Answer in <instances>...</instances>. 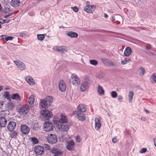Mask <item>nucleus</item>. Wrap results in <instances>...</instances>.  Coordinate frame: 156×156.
I'll return each mask as SVG.
<instances>
[{
	"instance_id": "obj_1",
	"label": "nucleus",
	"mask_w": 156,
	"mask_h": 156,
	"mask_svg": "<svg viewBox=\"0 0 156 156\" xmlns=\"http://www.w3.org/2000/svg\"><path fill=\"white\" fill-rule=\"evenodd\" d=\"M52 101L53 98L51 96L47 97L44 99L41 100L40 103V108L41 109H46L51 105Z\"/></svg>"
},
{
	"instance_id": "obj_2",
	"label": "nucleus",
	"mask_w": 156,
	"mask_h": 156,
	"mask_svg": "<svg viewBox=\"0 0 156 156\" xmlns=\"http://www.w3.org/2000/svg\"><path fill=\"white\" fill-rule=\"evenodd\" d=\"M70 82L73 85L76 86L80 84V80L77 75L72 74L71 76Z\"/></svg>"
},
{
	"instance_id": "obj_3",
	"label": "nucleus",
	"mask_w": 156,
	"mask_h": 156,
	"mask_svg": "<svg viewBox=\"0 0 156 156\" xmlns=\"http://www.w3.org/2000/svg\"><path fill=\"white\" fill-rule=\"evenodd\" d=\"M48 142L51 144H54L57 141V138L55 134H50L47 137Z\"/></svg>"
},
{
	"instance_id": "obj_4",
	"label": "nucleus",
	"mask_w": 156,
	"mask_h": 156,
	"mask_svg": "<svg viewBox=\"0 0 156 156\" xmlns=\"http://www.w3.org/2000/svg\"><path fill=\"white\" fill-rule=\"evenodd\" d=\"M43 128L44 131L46 132L51 131L53 129V124L50 122H46L44 124Z\"/></svg>"
},
{
	"instance_id": "obj_5",
	"label": "nucleus",
	"mask_w": 156,
	"mask_h": 156,
	"mask_svg": "<svg viewBox=\"0 0 156 156\" xmlns=\"http://www.w3.org/2000/svg\"><path fill=\"white\" fill-rule=\"evenodd\" d=\"M16 65L17 68L20 70H24L26 68V66L23 62L20 61L16 60L13 61Z\"/></svg>"
},
{
	"instance_id": "obj_6",
	"label": "nucleus",
	"mask_w": 156,
	"mask_h": 156,
	"mask_svg": "<svg viewBox=\"0 0 156 156\" xmlns=\"http://www.w3.org/2000/svg\"><path fill=\"white\" fill-rule=\"evenodd\" d=\"M29 110V107L27 106L23 105L18 109V112L21 114H26L28 112Z\"/></svg>"
},
{
	"instance_id": "obj_7",
	"label": "nucleus",
	"mask_w": 156,
	"mask_h": 156,
	"mask_svg": "<svg viewBox=\"0 0 156 156\" xmlns=\"http://www.w3.org/2000/svg\"><path fill=\"white\" fill-rule=\"evenodd\" d=\"M54 50L58 52L65 53L67 52V47L65 46H55L53 47Z\"/></svg>"
},
{
	"instance_id": "obj_8",
	"label": "nucleus",
	"mask_w": 156,
	"mask_h": 156,
	"mask_svg": "<svg viewBox=\"0 0 156 156\" xmlns=\"http://www.w3.org/2000/svg\"><path fill=\"white\" fill-rule=\"evenodd\" d=\"M20 129L22 133L25 135L28 134L30 132L29 128L25 124L21 125Z\"/></svg>"
},
{
	"instance_id": "obj_9",
	"label": "nucleus",
	"mask_w": 156,
	"mask_h": 156,
	"mask_svg": "<svg viewBox=\"0 0 156 156\" xmlns=\"http://www.w3.org/2000/svg\"><path fill=\"white\" fill-rule=\"evenodd\" d=\"M41 114L45 118H51L53 114L51 112L48 110H44L41 111Z\"/></svg>"
},
{
	"instance_id": "obj_10",
	"label": "nucleus",
	"mask_w": 156,
	"mask_h": 156,
	"mask_svg": "<svg viewBox=\"0 0 156 156\" xmlns=\"http://www.w3.org/2000/svg\"><path fill=\"white\" fill-rule=\"evenodd\" d=\"M44 149L43 147L40 145L36 146L35 148V151L38 155H41L44 153Z\"/></svg>"
},
{
	"instance_id": "obj_11",
	"label": "nucleus",
	"mask_w": 156,
	"mask_h": 156,
	"mask_svg": "<svg viewBox=\"0 0 156 156\" xmlns=\"http://www.w3.org/2000/svg\"><path fill=\"white\" fill-rule=\"evenodd\" d=\"M16 124L13 121L10 122L8 124L7 128L8 130L12 132L15 129Z\"/></svg>"
},
{
	"instance_id": "obj_12",
	"label": "nucleus",
	"mask_w": 156,
	"mask_h": 156,
	"mask_svg": "<svg viewBox=\"0 0 156 156\" xmlns=\"http://www.w3.org/2000/svg\"><path fill=\"white\" fill-rule=\"evenodd\" d=\"M96 8V6L94 5H87L85 6L84 10L88 13H91L93 12Z\"/></svg>"
},
{
	"instance_id": "obj_13",
	"label": "nucleus",
	"mask_w": 156,
	"mask_h": 156,
	"mask_svg": "<svg viewBox=\"0 0 156 156\" xmlns=\"http://www.w3.org/2000/svg\"><path fill=\"white\" fill-rule=\"evenodd\" d=\"M73 114L80 120L83 121L85 119V117L83 113H80L78 111H75L73 112Z\"/></svg>"
},
{
	"instance_id": "obj_14",
	"label": "nucleus",
	"mask_w": 156,
	"mask_h": 156,
	"mask_svg": "<svg viewBox=\"0 0 156 156\" xmlns=\"http://www.w3.org/2000/svg\"><path fill=\"white\" fill-rule=\"evenodd\" d=\"M101 60L103 63L109 67L114 66L113 63L110 60L106 58H102L101 59Z\"/></svg>"
},
{
	"instance_id": "obj_15",
	"label": "nucleus",
	"mask_w": 156,
	"mask_h": 156,
	"mask_svg": "<svg viewBox=\"0 0 156 156\" xmlns=\"http://www.w3.org/2000/svg\"><path fill=\"white\" fill-rule=\"evenodd\" d=\"M89 82L83 81L82 83L80 89L82 91H85L88 87Z\"/></svg>"
},
{
	"instance_id": "obj_16",
	"label": "nucleus",
	"mask_w": 156,
	"mask_h": 156,
	"mask_svg": "<svg viewBox=\"0 0 156 156\" xmlns=\"http://www.w3.org/2000/svg\"><path fill=\"white\" fill-rule=\"evenodd\" d=\"M59 87L60 90L62 91L63 92L66 90V84L63 80H61L59 81Z\"/></svg>"
},
{
	"instance_id": "obj_17",
	"label": "nucleus",
	"mask_w": 156,
	"mask_h": 156,
	"mask_svg": "<svg viewBox=\"0 0 156 156\" xmlns=\"http://www.w3.org/2000/svg\"><path fill=\"white\" fill-rule=\"evenodd\" d=\"M7 120L5 118L2 117L0 118V129L4 127L7 124Z\"/></svg>"
},
{
	"instance_id": "obj_18",
	"label": "nucleus",
	"mask_w": 156,
	"mask_h": 156,
	"mask_svg": "<svg viewBox=\"0 0 156 156\" xmlns=\"http://www.w3.org/2000/svg\"><path fill=\"white\" fill-rule=\"evenodd\" d=\"M74 147V143L73 141L71 140L67 143L66 145V148L69 150H72Z\"/></svg>"
},
{
	"instance_id": "obj_19",
	"label": "nucleus",
	"mask_w": 156,
	"mask_h": 156,
	"mask_svg": "<svg viewBox=\"0 0 156 156\" xmlns=\"http://www.w3.org/2000/svg\"><path fill=\"white\" fill-rule=\"evenodd\" d=\"M95 129L97 130H99L101 126V122L100 119L98 118H96L95 119Z\"/></svg>"
},
{
	"instance_id": "obj_20",
	"label": "nucleus",
	"mask_w": 156,
	"mask_h": 156,
	"mask_svg": "<svg viewBox=\"0 0 156 156\" xmlns=\"http://www.w3.org/2000/svg\"><path fill=\"white\" fill-rule=\"evenodd\" d=\"M68 119L66 117L64 114H61L60 119L59 120V122L62 124H65L67 122Z\"/></svg>"
},
{
	"instance_id": "obj_21",
	"label": "nucleus",
	"mask_w": 156,
	"mask_h": 156,
	"mask_svg": "<svg viewBox=\"0 0 156 156\" xmlns=\"http://www.w3.org/2000/svg\"><path fill=\"white\" fill-rule=\"evenodd\" d=\"M20 3L19 0H12L11 2V5L14 7H17L20 5Z\"/></svg>"
},
{
	"instance_id": "obj_22",
	"label": "nucleus",
	"mask_w": 156,
	"mask_h": 156,
	"mask_svg": "<svg viewBox=\"0 0 156 156\" xmlns=\"http://www.w3.org/2000/svg\"><path fill=\"white\" fill-rule=\"evenodd\" d=\"M132 50L129 47H127L126 48L124 51V54L126 56H129L131 54Z\"/></svg>"
},
{
	"instance_id": "obj_23",
	"label": "nucleus",
	"mask_w": 156,
	"mask_h": 156,
	"mask_svg": "<svg viewBox=\"0 0 156 156\" xmlns=\"http://www.w3.org/2000/svg\"><path fill=\"white\" fill-rule=\"evenodd\" d=\"M11 98L16 101H19L21 99L20 95L18 93H16L12 95Z\"/></svg>"
},
{
	"instance_id": "obj_24",
	"label": "nucleus",
	"mask_w": 156,
	"mask_h": 156,
	"mask_svg": "<svg viewBox=\"0 0 156 156\" xmlns=\"http://www.w3.org/2000/svg\"><path fill=\"white\" fill-rule=\"evenodd\" d=\"M78 110L81 112H84L86 111L87 107L86 106L83 104H80L77 108Z\"/></svg>"
},
{
	"instance_id": "obj_25",
	"label": "nucleus",
	"mask_w": 156,
	"mask_h": 156,
	"mask_svg": "<svg viewBox=\"0 0 156 156\" xmlns=\"http://www.w3.org/2000/svg\"><path fill=\"white\" fill-rule=\"evenodd\" d=\"M66 34L71 38H76L78 37V34L74 32H69Z\"/></svg>"
},
{
	"instance_id": "obj_26",
	"label": "nucleus",
	"mask_w": 156,
	"mask_h": 156,
	"mask_svg": "<svg viewBox=\"0 0 156 156\" xmlns=\"http://www.w3.org/2000/svg\"><path fill=\"white\" fill-rule=\"evenodd\" d=\"M25 79L26 81L30 85H33L34 84V80L31 77L29 76H27Z\"/></svg>"
},
{
	"instance_id": "obj_27",
	"label": "nucleus",
	"mask_w": 156,
	"mask_h": 156,
	"mask_svg": "<svg viewBox=\"0 0 156 156\" xmlns=\"http://www.w3.org/2000/svg\"><path fill=\"white\" fill-rule=\"evenodd\" d=\"M60 126L62 130L63 131H67L69 129V126L66 124H62Z\"/></svg>"
},
{
	"instance_id": "obj_28",
	"label": "nucleus",
	"mask_w": 156,
	"mask_h": 156,
	"mask_svg": "<svg viewBox=\"0 0 156 156\" xmlns=\"http://www.w3.org/2000/svg\"><path fill=\"white\" fill-rule=\"evenodd\" d=\"M97 90L99 95H104V90L103 87L100 85L98 86Z\"/></svg>"
},
{
	"instance_id": "obj_29",
	"label": "nucleus",
	"mask_w": 156,
	"mask_h": 156,
	"mask_svg": "<svg viewBox=\"0 0 156 156\" xmlns=\"http://www.w3.org/2000/svg\"><path fill=\"white\" fill-rule=\"evenodd\" d=\"M150 80L152 83L156 82V73H154L150 77Z\"/></svg>"
},
{
	"instance_id": "obj_30",
	"label": "nucleus",
	"mask_w": 156,
	"mask_h": 156,
	"mask_svg": "<svg viewBox=\"0 0 156 156\" xmlns=\"http://www.w3.org/2000/svg\"><path fill=\"white\" fill-rule=\"evenodd\" d=\"M29 104L30 105H33L34 104V97L33 95H31L30 96L29 99Z\"/></svg>"
},
{
	"instance_id": "obj_31",
	"label": "nucleus",
	"mask_w": 156,
	"mask_h": 156,
	"mask_svg": "<svg viewBox=\"0 0 156 156\" xmlns=\"http://www.w3.org/2000/svg\"><path fill=\"white\" fill-rule=\"evenodd\" d=\"M133 96V92L132 91H129L128 94V97L129 98V102H131Z\"/></svg>"
},
{
	"instance_id": "obj_32",
	"label": "nucleus",
	"mask_w": 156,
	"mask_h": 156,
	"mask_svg": "<svg viewBox=\"0 0 156 156\" xmlns=\"http://www.w3.org/2000/svg\"><path fill=\"white\" fill-rule=\"evenodd\" d=\"M10 6H8L6 7H5L3 9V12L5 13H9V12L10 11Z\"/></svg>"
},
{
	"instance_id": "obj_33",
	"label": "nucleus",
	"mask_w": 156,
	"mask_h": 156,
	"mask_svg": "<svg viewBox=\"0 0 156 156\" xmlns=\"http://www.w3.org/2000/svg\"><path fill=\"white\" fill-rule=\"evenodd\" d=\"M31 141L33 144H37L38 143V140L37 138L35 137H32L31 138Z\"/></svg>"
},
{
	"instance_id": "obj_34",
	"label": "nucleus",
	"mask_w": 156,
	"mask_h": 156,
	"mask_svg": "<svg viewBox=\"0 0 156 156\" xmlns=\"http://www.w3.org/2000/svg\"><path fill=\"white\" fill-rule=\"evenodd\" d=\"M37 36V39L40 41L43 40L45 37L44 35V34H38Z\"/></svg>"
},
{
	"instance_id": "obj_35",
	"label": "nucleus",
	"mask_w": 156,
	"mask_h": 156,
	"mask_svg": "<svg viewBox=\"0 0 156 156\" xmlns=\"http://www.w3.org/2000/svg\"><path fill=\"white\" fill-rule=\"evenodd\" d=\"M43 147L46 150H49L50 149L51 147L49 144H44L43 145Z\"/></svg>"
},
{
	"instance_id": "obj_36",
	"label": "nucleus",
	"mask_w": 156,
	"mask_h": 156,
	"mask_svg": "<svg viewBox=\"0 0 156 156\" xmlns=\"http://www.w3.org/2000/svg\"><path fill=\"white\" fill-rule=\"evenodd\" d=\"M110 94L111 97L113 98H115L117 96V94L115 91H112Z\"/></svg>"
},
{
	"instance_id": "obj_37",
	"label": "nucleus",
	"mask_w": 156,
	"mask_h": 156,
	"mask_svg": "<svg viewBox=\"0 0 156 156\" xmlns=\"http://www.w3.org/2000/svg\"><path fill=\"white\" fill-rule=\"evenodd\" d=\"M49 151L51 152L54 154H58V150L57 149H55L54 148H50Z\"/></svg>"
},
{
	"instance_id": "obj_38",
	"label": "nucleus",
	"mask_w": 156,
	"mask_h": 156,
	"mask_svg": "<svg viewBox=\"0 0 156 156\" xmlns=\"http://www.w3.org/2000/svg\"><path fill=\"white\" fill-rule=\"evenodd\" d=\"M8 108L9 110H12L15 106V105L12 103L10 102L8 104Z\"/></svg>"
},
{
	"instance_id": "obj_39",
	"label": "nucleus",
	"mask_w": 156,
	"mask_h": 156,
	"mask_svg": "<svg viewBox=\"0 0 156 156\" xmlns=\"http://www.w3.org/2000/svg\"><path fill=\"white\" fill-rule=\"evenodd\" d=\"M90 64L94 66H96L98 64V61L95 60H91L90 61Z\"/></svg>"
},
{
	"instance_id": "obj_40",
	"label": "nucleus",
	"mask_w": 156,
	"mask_h": 156,
	"mask_svg": "<svg viewBox=\"0 0 156 156\" xmlns=\"http://www.w3.org/2000/svg\"><path fill=\"white\" fill-rule=\"evenodd\" d=\"M4 96L5 98L9 99L10 97V94L8 91H5L4 93Z\"/></svg>"
},
{
	"instance_id": "obj_41",
	"label": "nucleus",
	"mask_w": 156,
	"mask_h": 156,
	"mask_svg": "<svg viewBox=\"0 0 156 156\" xmlns=\"http://www.w3.org/2000/svg\"><path fill=\"white\" fill-rule=\"evenodd\" d=\"M140 73L142 75H143L145 73V70L143 68H141L140 69Z\"/></svg>"
},
{
	"instance_id": "obj_42",
	"label": "nucleus",
	"mask_w": 156,
	"mask_h": 156,
	"mask_svg": "<svg viewBox=\"0 0 156 156\" xmlns=\"http://www.w3.org/2000/svg\"><path fill=\"white\" fill-rule=\"evenodd\" d=\"M17 135V133L14 132L11 134L10 136L12 138H16V137Z\"/></svg>"
},
{
	"instance_id": "obj_43",
	"label": "nucleus",
	"mask_w": 156,
	"mask_h": 156,
	"mask_svg": "<svg viewBox=\"0 0 156 156\" xmlns=\"http://www.w3.org/2000/svg\"><path fill=\"white\" fill-rule=\"evenodd\" d=\"M9 20H0V23L3 24L6 23H8L9 22ZM1 26L0 25V28L1 27Z\"/></svg>"
},
{
	"instance_id": "obj_44",
	"label": "nucleus",
	"mask_w": 156,
	"mask_h": 156,
	"mask_svg": "<svg viewBox=\"0 0 156 156\" xmlns=\"http://www.w3.org/2000/svg\"><path fill=\"white\" fill-rule=\"evenodd\" d=\"M129 60H127V59L125 58L124 60L122 61L121 62V63L122 65H125L127 63H128L129 62Z\"/></svg>"
},
{
	"instance_id": "obj_45",
	"label": "nucleus",
	"mask_w": 156,
	"mask_h": 156,
	"mask_svg": "<svg viewBox=\"0 0 156 156\" xmlns=\"http://www.w3.org/2000/svg\"><path fill=\"white\" fill-rule=\"evenodd\" d=\"M104 76V74L103 73H100L97 75V77L100 79L102 78Z\"/></svg>"
},
{
	"instance_id": "obj_46",
	"label": "nucleus",
	"mask_w": 156,
	"mask_h": 156,
	"mask_svg": "<svg viewBox=\"0 0 156 156\" xmlns=\"http://www.w3.org/2000/svg\"><path fill=\"white\" fill-rule=\"evenodd\" d=\"M84 81H88L89 82V77L88 76H84Z\"/></svg>"
},
{
	"instance_id": "obj_47",
	"label": "nucleus",
	"mask_w": 156,
	"mask_h": 156,
	"mask_svg": "<svg viewBox=\"0 0 156 156\" xmlns=\"http://www.w3.org/2000/svg\"><path fill=\"white\" fill-rule=\"evenodd\" d=\"M13 37L12 36H7L5 40L7 41L9 40H12L13 39Z\"/></svg>"
},
{
	"instance_id": "obj_48",
	"label": "nucleus",
	"mask_w": 156,
	"mask_h": 156,
	"mask_svg": "<svg viewBox=\"0 0 156 156\" xmlns=\"http://www.w3.org/2000/svg\"><path fill=\"white\" fill-rule=\"evenodd\" d=\"M123 97L121 95H119L118 98V100L119 102H122Z\"/></svg>"
},
{
	"instance_id": "obj_49",
	"label": "nucleus",
	"mask_w": 156,
	"mask_h": 156,
	"mask_svg": "<svg viewBox=\"0 0 156 156\" xmlns=\"http://www.w3.org/2000/svg\"><path fill=\"white\" fill-rule=\"evenodd\" d=\"M72 8L73 10L75 12H77L78 11V9L76 6H75L73 7H72Z\"/></svg>"
},
{
	"instance_id": "obj_50",
	"label": "nucleus",
	"mask_w": 156,
	"mask_h": 156,
	"mask_svg": "<svg viewBox=\"0 0 156 156\" xmlns=\"http://www.w3.org/2000/svg\"><path fill=\"white\" fill-rule=\"evenodd\" d=\"M147 151V149L146 148H143L140 151V152L141 153H145Z\"/></svg>"
},
{
	"instance_id": "obj_51",
	"label": "nucleus",
	"mask_w": 156,
	"mask_h": 156,
	"mask_svg": "<svg viewBox=\"0 0 156 156\" xmlns=\"http://www.w3.org/2000/svg\"><path fill=\"white\" fill-rule=\"evenodd\" d=\"M147 50H150L151 48V46L150 44H147L145 46Z\"/></svg>"
},
{
	"instance_id": "obj_52",
	"label": "nucleus",
	"mask_w": 156,
	"mask_h": 156,
	"mask_svg": "<svg viewBox=\"0 0 156 156\" xmlns=\"http://www.w3.org/2000/svg\"><path fill=\"white\" fill-rule=\"evenodd\" d=\"M76 141L77 142H80V136H78L76 137Z\"/></svg>"
},
{
	"instance_id": "obj_53",
	"label": "nucleus",
	"mask_w": 156,
	"mask_h": 156,
	"mask_svg": "<svg viewBox=\"0 0 156 156\" xmlns=\"http://www.w3.org/2000/svg\"><path fill=\"white\" fill-rule=\"evenodd\" d=\"M20 35L22 37H24L25 36L26 34H25L23 33H20Z\"/></svg>"
},
{
	"instance_id": "obj_54",
	"label": "nucleus",
	"mask_w": 156,
	"mask_h": 156,
	"mask_svg": "<svg viewBox=\"0 0 156 156\" xmlns=\"http://www.w3.org/2000/svg\"><path fill=\"white\" fill-rule=\"evenodd\" d=\"M141 119L143 121H145L147 120V119L145 117H142L141 118Z\"/></svg>"
},
{
	"instance_id": "obj_55",
	"label": "nucleus",
	"mask_w": 156,
	"mask_h": 156,
	"mask_svg": "<svg viewBox=\"0 0 156 156\" xmlns=\"http://www.w3.org/2000/svg\"><path fill=\"white\" fill-rule=\"evenodd\" d=\"M1 37L3 39H5V40L7 36L6 35H2L1 36Z\"/></svg>"
},
{
	"instance_id": "obj_56",
	"label": "nucleus",
	"mask_w": 156,
	"mask_h": 156,
	"mask_svg": "<svg viewBox=\"0 0 156 156\" xmlns=\"http://www.w3.org/2000/svg\"><path fill=\"white\" fill-rule=\"evenodd\" d=\"M117 139L116 138L114 137L112 139V141L114 143H115L117 142Z\"/></svg>"
},
{
	"instance_id": "obj_57",
	"label": "nucleus",
	"mask_w": 156,
	"mask_h": 156,
	"mask_svg": "<svg viewBox=\"0 0 156 156\" xmlns=\"http://www.w3.org/2000/svg\"><path fill=\"white\" fill-rule=\"evenodd\" d=\"M144 111L145 112H146L147 113H150L149 111L148 110H147L146 109H144Z\"/></svg>"
},
{
	"instance_id": "obj_58",
	"label": "nucleus",
	"mask_w": 156,
	"mask_h": 156,
	"mask_svg": "<svg viewBox=\"0 0 156 156\" xmlns=\"http://www.w3.org/2000/svg\"><path fill=\"white\" fill-rule=\"evenodd\" d=\"M154 145L156 147V139H154Z\"/></svg>"
},
{
	"instance_id": "obj_59",
	"label": "nucleus",
	"mask_w": 156,
	"mask_h": 156,
	"mask_svg": "<svg viewBox=\"0 0 156 156\" xmlns=\"http://www.w3.org/2000/svg\"><path fill=\"white\" fill-rule=\"evenodd\" d=\"M104 16L105 18H107L108 17V15L106 13H104Z\"/></svg>"
},
{
	"instance_id": "obj_60",
	"label": "nucleus",
	"mask_w": 156,
	"mask_h": 156,
	"mask_svg": "<svg viewBox=\"0 0 156 156\" xmlns=\"http://www.w3.org/2000/svg\"><path fill=\"white\" fill-rule=\"evenodd\" d=\"M3 101H1L0 102V105H1V106H2L3 105Z\"/></svg>"
},
{
	"instance_id": "obj_61",
	"label": "nucleus",
	"mask_w": 156,
	"mask_h": 156,
	"mask_svg": "<svg viewBox=\"0 0 156 156\" xmlns=\"http://www.w3.org/2000/svg\"><path fill=\"white\" fill-rule=\"evenodd\" d=\"M11 15L9 14V15H7L6 16H4V18H6L7 17H9V16H10Z\"/></svg>"
},
{
	"instance_id": "obj_62",
	"label": "nucleus",
	"mask_w": 156,
	"mask_h": 156,
	"mask_svg": "<svg viewBox=\"0 0 156 156\" xmlns=\"http://www.w3.org/2000/svg\"><path fill=\"white\" fill-rule=\"evenodd\" d=\"M86 3L87 5H89L90 4V2H87Z\"/></svg>"
},
{
	"instance_id": "obj_63",
	"label": "nucleus",
	"mask_w": 156,
	"mask_h": 156,
	"mask_svg": "<svg viewBox=\"0 0 156 156\" xmlns=\"http://www.w3.org/2000/svg\"><path fill=\"white\" fill-rule=\"evenodd\" d=\"M109 12H112V13L113 12V11L112 9H109Z\"/></svg>"
},
{
	"instance_id": "obj_64",
	"label": "nucleus",
	"mask_w": 156,
	"mask_h": 156,
	"mask_svg": "<svg viewBox=\"0 0 156 156\" xmlns=\"http://www.w3.org/2000/svg\"><path fill=\"white\" fill-rule=\"evenodd\" d=\"M112 20H115V17L113 16L112 17Z\"/></svg>"
}]
</instances>
